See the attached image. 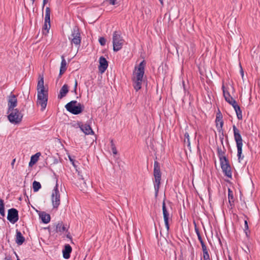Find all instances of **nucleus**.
I'll list each match as a JSON object with an SVG mask.
<instances>
[{
	"instance_id": "1",
	"label": "nucleus",
	"mask_w": 260,
	"mask_h": 260,
	"mask_svg": "<svg viewBox=\"0 0 260 260\" xmlns=\"http://www.w3.org/2000/svg\"><path fill=\"white\" fill-rule=\"evenodd\" d=\"M145 66L146 62L143 60L139 63L138 67L135 68V71L133 73V84L137 91L141 88Z\"/></svg>"
},
{
	"instance_id": "2",
	"label": "nucleus",
	"mask_w": 260,
	"mask_h": 260,
	"mask_svg": "<svg viewBox=\"0 0 260 260\" xmlns=\"http://www.w3.org/2000/svg\"><path fill=\"white\" fill-rule=\"evenodd\" d=\"M153 176L154 177V188L155 190V197L157 198L160 187L161 176L160 165L157 161H154V162Z\"/></svg>"
},
{
	"instance_id": "3",
	"label": "nucleus",
	"mask_w": 260,
	"mask_h": 260,
	"mask_svg": "<svg viewBox=\"0 0 260 260\" xmlns=\"http://www.w3.org/2000/svg\"><path fill=\"white\" fill-rule=\"evenodd\" d=\"M234 139L236 143L237 147V156L239 161L241 159L244 158V156L242 155V147H243V140L241 135L240 133V131L234 125L233 126Z\"/></svg>"
},
{
	"instance_id": "4",
	"label": "nucleus",
	"mask_w": 260,
	"mask_h": 260,
	"mask_svg": "<svg viewBox=\"0 0 260 260\" xmlns=\"http://www.w3.org/2000/svg\"><path fill=\"white\" fill-rule=\"evenodd\" d=\"M67 111L71 113L77 115L83 111L84 106L80 103H78L76 101H72L68 103L65 106Z\"/></svg>"
},
{
	"instance_id": "5",
	"label": "nucleus",
	"mask_w": 260,
	"mask_h": 260,
	"mask_svg": "<svg viewBox=\"0 0 260 260\" xmlns=\"http://www.w3.org/2000/svg\"><path fill=\"white\" fill-rule=\"evenodd\" d=\"M124 40L121 36L120 32L115 31L113 34L112 43L114 51L120 50L124 44Z\"/></svg>"
},
{
	"instance_id": "6",
	"label": "nucleus",
	"mask_w": 260,
	"mask_h": 260,
	"mask_svg": "<svg viewBox=\"0 0 260 260\" xmlns=\"http://www.w3.org/2000/svg\"><path fill=\"white\" fill-rule=\"evenodd\" d=\"M9 113L8 119L11 123L18 124L22 121L23 115L21 113V111H19L17 109H14L10 110Z\"/></svg>"
},
{
	"instance_id": "7",
	"label": "nucleus",
	"mask_w": 260,
	"mask_h": 260,
	"mask_svg": "<svg viewBox=\"0 0 260 260\" xmlns=\"http://www.w3.org/2000/svg\"><path fill=\"white\" fill-rule=\"evenodd\" d=\"M60 193L58 189V185L56 183L54 188L52 190L51 194V201L54 208H58L60 204Z\"/></svg>"
},
{
	"instance_id": "8",
	"label": "nucleus",
	"mask_w": 260,
	"mask_h": 260,
	"mask_svg": "<svg viewBox=\"0 0 260 260\" xmlns=\"http://www.w3.org/2000/svg\"><path fill=\"white\" fill-rule=\"evenodd\" d=\"M48 101V92H38L37 93V102L38 105L41 107V111H43L46 106Z\"/></svg>"
},
{
	"instance_id": "9",
	"label": "nucleus",
	"mask_w": 260,
	"mask_h": 260,
	"mask_svg": "<svg viewBox=\"0 0 260 260\" xmlns=\"http://www.w3.org/2000/svg\"><path fill=\"white\" fill-rule=\"evenodd\" d=\"M71 37L72 38H69V39L71 40L72 44H75L79 46L81 42V37L78 27L75 26L73 28Z\"/></svg>"
},
{
	"instance_id": "10",
	"label": "nucleus",
	"mask_w": 260,
	"mask_h": 260,
	"mask_svg": "<svg viewBox=\"0 0 260 260\" xmlns=\"http://www.w3.org/2000/svg\"><path fill=\"white\" fill-rule=\"evenodd\" d=\"M221 167L224 175L229 178H232L231 168L226 157H224L223 161H220Z\"/></svg>"
},
{
	"instance_id": "11",
	"label": "nucleus",
	"mask_w": 260,
	"mask_h": 260,
	"mask_svg": "<svg viewBox=\"0 0 260 260\" xmlns=\"http://www.w3.org/2000/svg\"><path fill=\"white\" fill-rule=\"evenodd\" d=\"M8 220L12 223L16 222L19 219L18 211L15 208H11L8 210Z\"/></svg>"
},
{
	"instance_id": "12",
	"label": "nucleus",
	"mask_w": 260,
	"mask_h": 260,
	"mask_svg": "<svg viewBox=\"0 0 260 260\" xmlns=\"http://www.w3.org/2000/svg\"><path fill=\"white\" fill-rule=\"evenodd\" d=\"M162 214H163V217H164V219L165 226L167 229V231L168 232L170 229L169 223V219L170 214L167 210L165 200H164V201L162 202Z\"/></svg>"
},
{
	"instance_id": "13",
	"label": "nucleus",
	"mask_w": 260,
	"mask_h": 260,
	"mask_svg": "<svg viewBox=\"0 0 260 260\" xmlns=\"http://www.w3.org/2000/svg\"><path fill=\"white\" fill-rule=\"evenodd\" d=\"M17 100L16 95L14 94H11L8 99V110L7 113H9L10 110L14 109V108L17 106Z\"/></svg>"
},
{
	"instance_id": "14",
	"label": "nucleus",
	"mask_w": 260,
	"mask_h": 260,
	"mask_svg": "<svg viewBox=\"0 0 260 260\" xmlns=\"http://www.w3.org/2000/svg\"><path fill=\"white\" fill-rule=\"evenodd\" d=\"M100 65L99 66V71L103 73L108 68V63L106 59L103 56H101L99 59Z\"/></svg>"
},
{
	"instance_id": "15",
	"label": "nucleus",
	"mask_w": 260,
	"mask_h": 260,
	"mask_svg": "<svg viewBox=\"0 0 260 260\" xmlns=\"http://www.w3.org/2000/svg\"><path fill=\"white\" fill-rule=\"evenodd\" d=\"M222 88L223 90V94L225 99V100L231 105L235 104L236 101L235 100L234 98H233V97L231 96L229 92L225 89L223 85L222 86Z\"/></svg>"
},
{
	"instance_id": "16",
	"label": "nucleus",
	"mask_w": 260,
	"mask_h": 260,
	"mask_svg": "<svg viewBox=\"0 0 260 260\" xmlns=\"http://www.w3.org/2000/svg\"><path fill=\"white\" fill-rule=\"evenodd\" d=\"M69 86L67 84H64L60 89L59 93L58 94V99H61L66 96L69 92Z\"/></svg>"
},
{
	"instance_id": "17",
	"label": "nucleus",
	"mask_w": 260,
	"mask_h": 260,
	"mask_svg": "<svg viewBox=\"0 0 260 260\" xmlns=\"http://www.w3.org/2000/svg\"><path fill=\"white\" fill-rule=\"evenodd\" d=\"M81 130L85 134H93L94 132L89 124H85L80 126Z\"/></svg>"
},
{
	"instance_id": "18",
	"label": "nucleus",
	"mask_w": 260,
	"mask_h": 260,
	"mask_svg": "<svg viewBox=\"0 0 260 260\" xmlns=\"http://www.w3.org/2000/svg\"><path fill=\"white\" fill-rule=\"evenodd\" d=\"M25 241V238L22 236L21 233L17 230L15 242L18 245H21Z\"/></svg>"
},
{
	"instance_id": "19",
	"label": "nucleus",
	"mask_w": 260,
	"mask_h": 260,
	"mask_svg": "<svg viewBox=\"0 0 260 260\" xmlns=\"http://www.w3.org/2000/svg\"><path fill=\"white\" fill-rule=\"evenodd\" d=\"M63 257L65 259H68L70 257V253L72 252V247L69 244H66L63 250Z\"/></svg>"
},
{
	"instance_id": "20",
	"label": "nucleus",
	"mask_w": 260,
	"mask_h": 260,
	"mask_svg": "<svg viewBox=\"0 0 260 260\" xmlns=\"http://www.w3.org/2000/svg\"><path fill=\"white\" fill-rule=\"evenodd\" d=\"M37 90L38 92H48L47 90H45L43 77H41L38 81L37 85Z\"/></svg>"
},
{
	"instance_id": "21",
	"label": "nucleus",
	"mask_w": 260,
	"mask_h": 260,
	"mask_svg": "<svg viewBox=\"0 0 260 260\" xmlns=\"http://www.w3.org/2000/svg\"><path fill=\"white\" fill-rule=\"evenodd\" d=\"M55 231L57 233H63L64 232H67L68 230L64 226L62 222H58L56 225Z\"/></svg>"
},
{
	"instance_id": "22",
	"label": "nucleus",
	"mask_w": 260,
	"mask_h": 260,
	"mask_svg": "<svg viewBox=\"0 0 260 260\" xmlns=\"http://www.w3.org/2000/svg\"><path fill=\"white\" fill-rule=\"evenodd\" d=\"M232 106L234 108V109L236 113L238 119L239 120L242 119V111H241L240 107L237 104V102H235V104H233Z\"/></svg>"
},
{
	"instance_id": "23",
	"label": "nucleus",
	"mask_w": 260,
	"mask_h": 260,
	"mask_svg": "<svg viewBox=\"0 0 260 260\" xmlns=\"http://www.w3.org/2000/svg\"><path fill=\"white\" fill-rule=\"evenodd\" d=\"M232 106L234 108V109L236 113L238 119L239 120L242 119V111H241L240 107L237 104V102H235V104H233Z\"/></svg>"
},
{
	"instance_id": "24",
	"label": "nucleus",
	"mask_w": 260,
	"mask_h": 260,
	"mask_svg": "<svg viewBox=\"0 0 260 260\" xmlns=\"http://www.w3.org/2000/svg\"><path fill=\"white\" fill-rule=\"evenodd\" d=\"M40 217L41 218L42 221L44 223H48L50 221V216L49 214H47L45 212H42L40 215Z\"/></svg>"
},
{
	"instance_id": "25",
	"label": "nucleus",
	"mask_w": 260,
	"mask_h": 260,
	"mask_svg": "<svg viewBox=\"0 0 260 260\" xmlns=\"http://www.w3.org/2000/svg\"><path fill=\"white\" fill-rule=\"evenodd\" d=\"M51 27L50 22L49 23L48 22H46L44 21V24L42 28V33L43 35H47L49 32V30H50Z\"/></svg>"
},
{
	"instance_id": "26",
	"label": "nucleus",
	"mask_w": 260,
	"mask_h": 260,
	"mask_svg": "<svg viewBox=\"0 0 260 260\" xmlns=\"http://www.w3.org/2000/svg\"><path fill=\"white\" fill-rule=\"evenodd\" d=\"M41 153L40 152H38L35 155H32L30 158V161L29 163V165L31 166L32 165L36 163L38 161L39 157Z\"/></svg>"
},
{
	"instance_id": "27",
	"label": "nucleus",
	"mask_w": 260,
	"mask_h": 260,
	"mask_svg": "<svg viewBox=\"0 0 260 260\" xmlns=\"http://www.w3.org/2000/svg\"><path fill=\"white\" fill-rule=\"evenodd\" d=\"M45 21L49 23L50 22V9L49 7H47L45 10Z\"/></svg>"
},
{
	"instance_id": "28",
	"label": "nucleus",
	"mask_w": 260,
	"mask_h": 260,
	"mask_svg": "<svg viewBox=\"0 0 260 260\" xmlns=\"http://www.w3.org/2000/svg\"><path fill=\"white\" fill-rule=\"evenodd\" d=\"M32 187H33L34 191L35 192H36V191H38L41 188V185L40 182L36 181H34L32 183Z\"/></svg>"
},
{
	"instance_id": "29",
	"label": "nucleus",
	"mask_w": 260,
	"mask_h": 260,
	"mask_svg": "<svg viewBox=\"0 0 260 260\" xmlns=\"http://www.w3.org/2000/svg\"><path fill=\"white\" fill-rule=\"evenodd\" d=\"M228 198H229V202L230 204L234 203V196L233 191L229 188L228 189Z\"/></svg>"
},
{
	"instance_id": "30",
	"label": "nucleus",
	"mask_w": 260,
	"mask_h": 260,
	"mask_svg": "<svg viewBox=\"0 0 260 260\" xmlns=\"http://www.w3.org/2000/svg\"><path fill=\"white\" fill-rule=\"evenodd\" d=\"M217 151L220 161H223L224 157H225V156H224V152L219 148H218Z\"/></svg>"
},
{
	"instance_id": "31",
	"label": "nucleus",
	"mask_w": 260,
	"mask_h": 260,
	"mask_svg": "<svg viewBox=\"0 0 260 260\" xmlns=\"http://www.w3.org/2000/svg\"><path fill=\"white\" fill-rule=\"evenodd\" d=\"M184 145H186L188 147H190V143L189 140V134L187 133H186L184 135Z\"/></svg>"
},
{
	"instance_id": "32",
	"label": "nucleus",
	"mask_w": 260,
	"mask_h": 260,
	"mask_svg": "<svg viewBox=\"0 0 260 260\" xmlns=\"http://www.w3.org/2000/svg\"><path fill=\"white\" fill-rule=\"evenodd\" d=\"M0 214L2 216H5L4 202L2 199H0Z\"/></svg>"
},
{
	"instance_id": "33",
	"label": "nucleus",
	"mask_w": 260,
	"mask_h": 260,
	"mask_svg": "<svg viewBox=\"0 0 260 260\" xmlns=\"http://www.w3.org/2000/svg\"><path fill=\"white\" fill-rule=\"evenodd\" d=\"M60 68L67 70V62L63 56H61V62Z\"/></svg>"
},
{
	"instance_id": "34",
	"label": "nucleus",
	"mask_w": 260,
	"mask_h": 260,
	"mask_svg": "<svg viewBox=\"0 0 260 260\" xmlns=\"http://www.w3.org/2000/svg\"><path fill=\"white\" fill-rule=\"evenodd\" d=\"M201 246H202V250L203 252V255L209 254L207 247L205 245V243H202V244H201Z\"/></svg>"
},
{
	"instance_id": "35",
	"label": "nucleus",
	"mask_w": 260,
	"mask_h": 260,
	"mask_svg": "<svg viewBox=\"0 0 260 260\" xmlns=\"http://www.w3.org/2000/svg\"><path fill=\"white\" fill-rule=\"evenodd\" d=\"M248 229L249 228H248V222L246 220H245L244 230L245 233L247 236H248V233L249 232Z\"/></svg>"
},
{
	"instance_id": "36",
	"label": "nucleus",
	"mask_w": 260,
	"mask_h": 260,
	"mask_svg": "<svg viewBox=\"0 0 260 260\" xmlns=\"http://www.w3.org/2000/svg\"><path fill=\"white\" fill-rule=\"evenodd\" d=\"M99 41L102 46H104L106 44V40L104 37H100Z\"/></svg>"
},
{
	"instance_id": "37",
	"label": "nucleus",
	"mask_w": 260,
	"mask_h": 260,
	"mask_svg": "<svg viewBox=\"0 0 260 260\" xmlns=\"http://www.w3.org/2000/svg\"><path fill=\"white\" fill-rule=\"evenodd\" d=\"M222 115L220 114H218L217 115L216 119V123L217 126H218V121L222 120Z\"/></svg>"
},
{
	"instance_id": "38",
	"label": "nucleus",
	"mask_w": 260,
	"mask_h": 260,
	"mask_svg": "<svg viewBox=\"0 0 260 260\" xmlns=\"http://www.w3.org/2000/svg\"><path fill=\"white\" fill-rule=\"evenodd\" d=\"M223 120H220V123H219V125H218L217 127V128L218 129H219V131H220L221 129H222V126H223Z\"/></svg>"
},
{
	"instance_id": "39",
	"label": "nucleus",
	"mask_w": 260,
	"mask_h": 260,
	"mask_svg": "<svg viewBox=\"0 0 260 260\" xmlns=\"http://www.w3.org/2000/svg\"><path fill=\"white\" fill-rule=\"evenodd\" d=\"M77 85H78V82H77V80H75V85H74V88L73 92H74L76 94H77Z\"/></svg>"
},
{
	"instance_id": "40",
	"label": "nucleus",
	"mask_w": 260,
	"mask_h": 260,
	"mask_svg": "<svg viewBox=\"0 0 260 260\" xmlns=\"http://www.w3.org/2000/svg\"><path fill=\"white\" fill-rule=\"evenodd\" d=\"M109 2V4L112 5H115L117 4V0H106Z\"/></svg>"
},
{
	"instance_id": "41",
	"label": "nucleus",
	"mask_w": 260,
	"mask_h": 260,
	"mask_svg": "<svg viewBox=\"0 0 260 260\" xmlns=\"http://www.w3.org/2000/svg\"><path fill=\"white\" fill-rule=\"evenodd\" d=\"M194 230H195L196 233L197 234V236H198L199 235H201L200 233V231H199V229L197 227L196 225H195Z\"/></svg>"
},
{
	"instance_id": "42",
	"label": "nucleus",
	"mask_w": 260,
	"mask_h": 260,
	"mask_svg": "<svg viewBox=\"0 0 260 260\" xmlns=\"http://www.w3.org/2000/svg\"><path fill=\"white\" fill-rule=\"evenodd\" d=\"M204 260H210L209 254L203 255Z\"/></svg>"
},
{
	"instance_id": "43",
	"label": "nucleus",
	"mask_w": 260,
	"mask_h": 260,
	"mask_svg": "<svg viewBox=\"0 0 260 260\" xmlns=\"http://www.w3.org/2000/svg\"><path fill=\"white\" fill-rule=\"evenodd\" d=\"M66 71V69L60 68L59 75L60 76L62 75Z\"/></svg>"
},
{
	"instance_id": "44",
	"label": "nucleus",
	"mask_w": 260,
	"mask_h": 260,
	"mask_svg": "<svg viewBox=\"0 0 260 260\" xmlns=\"http://www.w3.org/2000/svg\"><path fill=\"white\" fill-rule=\"evenodd\" d=\"M111 149L114 154L116 155L117 154V151L116 147L112 148Z\"/></svg>"
},
{
	"instance_id": "45",
	"label": "nucleus",
	"mask_w": 260,
	"mask_h": 260,
	"mask_svg": "<svg viewBox=\"0 0 260 260\" xmlns=\"http://www.w3.org/2000/svg\"><path fill=\"white\" fill-rule=\"evenodd\" d=\"M198 240H199L200 242L201 243V244H202V243H204L201 235H199L198 236Z\"/></svg>"
},
{
	"instance_id": "46",
	"label": "nucleus",
	"mask_w": 260,
	"mask_h": 260,
	"mask_svg": "<svg viewBox=\"0 0 260 260\" xmlns=\"http://www.w3.org/2000/svg\"><path fill=\"white\" fill-rule=\"evenodd\" d=\"M110 144H111V148H114V147H116L114 143V141L112 139L110 141Z\"/></svg>"
},
{
	"instance_id": "47",
	"label": "nucleus",
	"mask_w": 260,
	"mask_h": 260,
	"mask_svg": "<svg viewBox=\"0 0 260 260\" xmlns=\"http://www.w3.org/2000/svg\"><path fill=\"white\" fill-rule=\"evenodd\" d=\"M15 161H16V159L14 158L13 159L12 162H11V166H12V168L13 169L14 168V164L15 162Z\"/></svg>"
},
{
	"instance_id": "48",
	"label": "nucleus",
	"mask_w": 260,
	"mask_h": 260,
	"mask_svg": "<svg viewBox=\"0 0 260 260\" xmlns=\"http://www.w3.org/2000/svg\"><path fill=\"white\" fill-rule=\"evenodd\" d=\"M48 3V0H43V9L44 8L45 5Z\"/></svg>"
},
{
	"instance_id": "49",
	"label": "nucleus",
	"mask_w": 260,
	"mask_h": 260,
	"mask_svg": "<svg viewBox=\"0 0 260 260\" xmlns=\"http://www.w3.org/2000/svg\"><path fill=\"white\" fill-rule=\"evenodd\" d=\"M80 181H81L82 182H83V185H84V186L85 187H86V186H87V185H86V182H85V181L84 180V179H83V178H82V179H81V180H80Z\"/></svg>"
},
{
	"instance_id": "50",
	"label": "nucleus",
	"mask_w": 260,
	"mask_h": 260,
	"mask_svg": "<svg viewBox=\"0 0 260 260\" xmlns=\"http://www.w3.org/2000/svg\"><path fill=\"white\" fill-rule=\"evenodd\" d=\"M5 260H13L10 256H6Z\"/></svg>"
},
{
	"instance_id": "51",
	"label": "nucleus",
	"mask_w": 260,
	"mask_h": 260,
	"mask_svg": "<svg viewBox=\"0 0 260 260\" xmlns=\"http://www.w3.org/2000/svg\"><path fill=\"white\" fill-rule=\"evenodd\" d=\"M67 237L68 238L70 239H71V235H70V233H69L68 234H67Z\"/></svg>"
},
{
	"instance_id": "52",
	"label": "nucleus",
	"mask_w": 260,
	"mask_h": 260,
	"mask_svg": "<svg viewBox=\"0 0 260 260\" xmlns=\"http://www.w3.org/2000/svg\"><path fill=\"white\" fill-rule=\"evenodd\" d=\"M241 73L242 76H243L244 72H243V71L242 69H241Z\"/></svg>"
},
{
	"instance_id": "53",
	"label": "nucleus",
	"mask_w": 260,
	"mask_h": 260,
	"mask_svg": "<svg viewBox=\"0 0 260 260\" xmlns=\"http://www.w3.org/2000/svg\"><path fill=\"white\" fill-rule=\"evenodd\" d=\"M69 158L70 161L73 162V160L71 158V157H69Z\"/></svg>"
},
{
	"instance_id": "54",
	"label": "nucleus",
	"mask_w": 260,
	"mask_h": 260,
	"mask_svg": "<svg viewBox=\"0 0 260 260\" xmlns=\"http://www.w3.org/2000/svg\"><path fill=\"white\" fill-rule=\"evenodd\" d=\"M161 4H163L162 0H159Z\"/></svg>"
},
{
	"instance_id": "55",
	"label": "nucleus",
	"mask_w": 260,
	"mask_h": 260,
	"mask_svg": "<svg viewBox=\"0 0 260 260\" xmlns=\"http://www.w3.org/2000/svg\"><path fill=\"white\" fill-rule=\"evenodd\" d=\"M35 0H31V1L32 2V3L33 4L34 3Z\"/></svg>"
},
{
	"instance_id": "56",
	"label": "nucleus",
	"mask_w": 260,
	"mask_h": 260,
	"mask_svg": "<svg viewBox=\"0 0 260 260\" xmlns=\"http://www.w3.org/2000/svg\"><path fill=\"white\" fill-rule=\"evenodd\" d=\"M17 257V260H20L19 258H18V256L16 255Z\"/></svg>"
},
{
	"instance_id": "57",
	"label": "nucleus",
	"mask_w": 260,
	"mask_h": 260,
	"mask_svg": "<svg viewBox=\"0 0 260 260\" xmlns=\"http://www.w3.org/2000/svg\"><path fill=\"white\" fill-rule=\"evenodd\" d=\"M220 123V121H218V123L219 124Z\"/></svg>"
},
{
	"instance_id": "58",
	"label": "nucleus",
	"mask_w": 260,
	"mask_h": 260,
	"mask_svg": "<svg viewBox=\"0 0 260 260\" xmlns=\"http://www.w3.org/2000/svg\"><path fill=\"white\" fill-rule=\"evenodd\" d=\"M230 260H232V259H230Z\"/></svg>"
}]
</instances>
